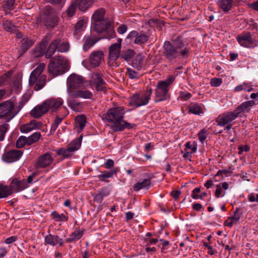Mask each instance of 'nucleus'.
Masks as SVG:
<instances>
[{"mask_svg": "<svg viewBox=\"0 0 258 258\" xmlns=\"http://www.w3.org/2000/svg\"><path fill=\"white\" fill-rule=\"evenodd\" d=\"M233 3V0H219L218 2L219 7L226 13L231 10Z\"/></svg>", "mask_w": 258, "mask_h": 258, "instance_id": "31", "label": "nucleus"}, {"mask_svg": "<svg viewBox=\"0 0 258 258\" xmlns=\"http://www.w3.org/2000/svg\"><path fill=\"white\" fill-rule=\"evenodd\" d=\"M84 230L80 229H75L70 235V237L66 239L67 242H71L80 239L83 235Z\"/></svg>", "mask_w": 258, "mask_h": 258, "instance_id": "34", "label": "nucleus"}, {"mask_svg": "<svg viewBox=\"0 0 258 258\" xmlns=\"http://www.w3.org/2000/svg\"><path fill=\"white\" fill-rule=\"evenodd\" d=\"M25 145H27V139L25 136L20 137L16 141V146L18 148L23 147Z\"/></svg>", "mask_w": 258, "mask_h": 258, "instance_id": "52", "label": "nucleus"}, {"mask_svg": "<svg viewBox=\"0 0 258 258\" xmlns=\"http://www.w3.org/2000/svg\"><path fill=\"white\" fill-rule=\"evenodd\" d=\"M23 152L18 150H12L5 152L3 155L4 161L8 163H12L19 160L21 157Z\"/></svg>", "mask_w": 258, "mask_h": 258, "instance_id": "16", "label": "nucleus"}, {"mask_svg": "<svg viewBox=\"0 0 258 258\" xmlns=\"http://www.w3.org/2000/svg\"><path fill=\"white\" fill-rule=\"evenodd\" d=\"M135 53L132 49H128L123 50L120 54V57L128 61L134 56Z\"/></svg>", "mask_w": 258, "mask_h": 258, "instance_id": "41", "label": "nucleus"}, {"mask_svg": "<svg viewBox=\"0 0 258 258\" xmlns=\"http://www.w3.org/2000/svg\"><path fill=\"white\" fill-rule=\"evenodd\" d=\"M47 2L52 4L57 5L59 7L62 8L65 3V0H46Z\"/></svg>", "mask_w": 258, "mask_h": 258, "instance_id": "59", "label": "nucleus"}, {"mask_svg": "<svg viewBox=\"0 0 258 258\" xmlns=\"http://www.w3.org/2000/svg\"><path fill=\"white\" fill-rule=\"evenodd\" d=\"M53 161L51 153L47 152L40 156L35 164L36 168H44L49 166Z\"/></svg>", "mask_w": 258, "mask_h": 258, "instance_id": "13", "label": "nucleus"}, {"mask_svg": "<svg viewBox=\"0 0 258 258\" xmlns=\"http://www.w3.org/2000/svg\"><path fill=\"white\" fill-rule=\"evenodd\" d=\"M34 43V41L30 38H23L21 41V46L19 50L20 55L25 53L33 45Z\"/></svg>", "mask_w": 258, "mask_h": 258, "instance_id": "24", "label": "nucleus"}, {"mask_svg": "<svg viewBox=\"0 0 258 258\" xmlns=\"http://www.w3.org/2000/svg\"><path fill=\"white\" fill-rule=\"evenodd\" d=\"M76 98H82L84 99H91L93 97L92 93L89 90H77L72 93Z\"/></svg>", "mask_w": 258, "mask_h": 258, "instance_id": "33", "label": "nucleus"}, {"mask_svg": "<svg viewBox=\"0 0 258 258\" xmlns=\"http://www.w3.org/2000/svg\"><path fill=\"white\" fill-rule=\"evenodd\" d=\"M188 112L196 115H199L203 112L202 107L197 103H191L189 105L188 107Z\"/></svg>", "mask_w": 258, "mask_h": 258, "instance_id": "40", "label": "nucleus"}, {"mask_svg": "<svg viewBox=\"0 0 258 258\" xmlns=\"http://www.w3.org/2000/svg\"><path fill=\"white\" fill-rule=\"evenodd\" d=\"M82 137L73 140L68 145V148L70 149L71 152H75L80 149L81 146Z\"/></svg>", "mask_w": 258, "mask_h": 258, "instance_id": "36", "label": "nucleus"}, {"mask_svg": "<svg viewBox=\"0 0 258 258\" xmlns=\"http://www.w3.org/2000/svg\"><path fill=\"white\" fill-rule=\"evenodd\" d=\"M85 25V22L83 20H81L79 21L75 27V33L77 34L78 32H80L82 30H83Z\"/></svg>", "mask_w": 258, "mask_h": 258, "instance_id": "55", "label": "nucleus"}, {"mask_svg": "<svg viewBox=\"0 0 258 258\" xmlns=\"http://www.w3.org/2000/svg\"><path fill=\"white\" fill-rule=\"evenodd\" d=\"M236 39L241 46L245 47H250L254 44L252 35L249 32H243L238 35Z\"/></svg>", "mask_w": 258, "mask_h": 258, "instance_id": "14", "label": "nucleus"}, {"mask_svg": "<svg viewBox=\"0 0 258 258\" xmlns=\"http://www.w3.org/2000/svg\"><path fill=\"white\" fill-rule=\"evenodd\" d=\"M41 13L42 21L45 26L53 27L56 25L57 17L55 11L50 6H45Z\"/></svg>", "mask_w": 258, "mask_h": 258, "instance_id": "8", "label": "nucleus"}, {"mask_svg": "<svg viewBox=\"0 0 258 258\" xmlns=\"http://www.w3.org/2000/svg\"><path fill=\"white\" fill-rule=\"evenodd\" d=\"M20 108L17 109L14 103L10 100L0 103V118L8 122L13 119L19 112Z\"/></svg>", "mask_w": 258, "mask_h": 258, "instance_id": "6", "label": "nucleus"}, {"mask_svg": "<svg viewBox=\"0 0 258 258\" xmlns=\"http://www.w3.org/2000/svg\"><path fill=\"white\" fill-rule=\"evenodd\" d=\"M135 126H136L135 124L130 123L123 119L120 122V125L119 124L118 125L114 132L122 131L125 128L131 129L134 128Z\"/></svg>", "mask_w": 258, "mask_h": 258, "instance_id": "44", "label": "nucleus"}, {"mask_svg": "<svg viewBox=\"0 0 258 258\" xmlns=\"http://www.w3.org/2000/svg\"><path fill=\"white\" fill-rule=\"evenodd\" d=\"M12 189L11 186H7L0 184V198H5L8 197L12 194Z\"/></svg>", "mask_w": 258, "mask_h": 258, "instance_id": "37", "label": "nucleus"}, {"mask_svg": "<svg viewBox=\"0 0 258 258\" xmlns=\"http://www.w3.org/2000/svg\"><path fill=\"white\" fill-rule=\"evenodd\" d=\"M222 79L219 78H213L211 79L210 81L211 86L213 87H219L222 84Z\"/></svg>", "mask_w": 258, "mask_h": 258, "instance_id": "56", "label": "nucleus"}, {"mask_svg": "<svg viewBox=\"0 0 258 258\" xmlns=\"http://www.w3.org/2000/svg\"><path fill=\"white\" fill-rule=\"evenodd\" d=\"M126 75L131 79H137L139 78V73L131 68H127Z\"/></svg>", "mask_w": 258, "mask_h": 258, "instance_id": "53", "label": "nucleus"}, {"mask_svg": "<svg viewBox=\"0 0 258 258\" xmlns=\"http://www.w3.org/2000/svg\"><path fill=\"white\" fill-rule=\"evenodd\" d=\"M77 7V3L73 2L69 6L66 10V14L68 17H72L76 13Z\"/></svg>", "mask_w": 258, "mask_h": 258, "instance_id": "46", "label": "nucleus"}, {"mask_svg": "<svg viewBox=\"0 0 258 258\" xmlns=\"http://www.w3.org/2000/svg\"><path fill=\"white\" fill-rule=\"evenodd\" d=\"M45 49L39 46L35 47L32 52V55L33 57L36 58L43 55L45 53Z\"/></svg>", "mask_w": 258, "mask_h": 258, "instance_id": "48", "label": "nucleus"}, {"mask_svg": "<svg viewBox=\"0 0 258 258\" xmlns=\"http://www.w3.org/2000/svg\"><path fill=\"white\" fill-rule=\"evenodd\" d=\"M42 123L35 120H32L29 123L21 125L20 130L22 133H28L33 130L39 129L41 127Z\"/></svg>", "mask_w": 258, "mask_h": 258, "instance_id": "19", "label": "nucleus"}, {"mask_svg": "<svg viewBox=\"0 0 258 258\" xmlns=\"http://www.w3.org/2000/svg\"><path fill=\"white\" fill-rule=\"evenodd\" d=\"M151 185V179L147 178L135 183L134 185L133 188L135 191H138L142 189L148 190L150 188Z\"/></svg>", "mask_w": 258, "mask_h": 258, "instance_id": "25", "label": "nucleus"}, {"mask_svg": "<svg viewBox=\"0 0 258 258\" xmlns=\"http://www.w3.org/2000/svg\"><path fill=\"white\" fill-rule=\"evenodd\" d=\"M238 154L239 155H241L242 154V153L245 151V152H248L249 150H250V147L248 145H245V146H239L238 147Z\"/></svg>", "mask_w": 258, "mask_h": 258, "instance_id": "63", "label": "nucleus"}, {"mask_svg": "<svg viewBox=\"0 0 258 258\" xmlns=\"http://www.w3.org/2000/svg\"><path fill=\"white\" fill-rule=\"evenodd\" d=\"M77 3L78 9L81 11H85L90 8L93 4L92 0H75Z\"/></svg>", "mask_w": 258, "mask_h": 258, "instance_id": "35", "label": "nucleus"}, {"mask_svg": "<svg viewBox=\"0 0 258 258\" xmlns=\"http://www.w3.org/2000/svg\"><path fill=\"white\" fill-rule=\"evenodd\" d=\"M189 48L185 45L183 38L177 36L171 41L166 40L163 44L162 55L169 62L185 59L189 55Z\"/></svg>", "mask_w": 258, "mask_h": 258, "instance_id": "1", "label": "nucleus"}, {"mask_svg": "<svg viewBox=\"0 0 258 258\" xmlns=\"http://www.w3.org/2000/svg\"><path fill=\"white\" fill-rule=\"evenodd\" d=\"M57 45V50L60 52H67L70 48L69 44L68 42L62 41L60 39V42Z\"/></svg>", "mask_w": 258, "mask_h": 258, "instance_id": "47", "label": "nucleus"}, {"mask_svg": "<svg viewBox=\"0 0 258 258\" xmlns=\"http://www.w3.org/2000/svg\"><path fill=\"white\" fill-rule=\"evenodd\" d=\"M44 244L52 246L58 244L60 246H62L63 245V241L58 235L49 234L44 238Z\"/></svg>", "mask_w": 258, "mask_h": 258, "instance_id": "20", "label": "nucleus"}, {"mask_svg": "<svg viewBox=\"0 0 258 258\" xmlns=\"http://www.w3.org/2000/svg\"><path fill=\"white\" fill-rule=\"evenodd\" d=\"M51 216L55 221L57 222L67 221L68 219V218L63 214H59L55 211H54L51 213Z\"/></svg>", "mask_w": 258, "mask_h": 258, "instance_id": "49", "label": "nucleus"}, {"mask_svg": "<svg viewBox=\"0 0 258 258\" xmlns=\"http://www.w3.org/2000/svg\"><path fill=\"white\" fill-rule=\"evenodd\" d=\"M47 112V109L42 103L41 105H38L35 107L30 112L31 116L35 118H38L41 117L44 114Z\"/></svg>", "mask_w": 258, "mask_h": 258, "instance_id": "23", "label": "nucleus"}, {"mask_svg": "<svg viewBox=\"0 0 258 258\" xmlns=\"http://www.w3.org/2000/svg\"><path fill=\"white\" fill-rule=\"evenodd\" d=\"M253 90V88H252L251 86H249L248 83H243L235 87L234 90L235 92H239L242 90L244 91L250 92Z\"/></svg>", "mask_w": 258, "mask_h": 258, "instance_id": "42", "label": "nucleus"}, {"mask_svg": "<svg viewBox=\"0 0 258 258\" xmlns=\"http://www.w3.org/2000/svg\"><path fill=\"white\" fill-rule=\"evenodd\" d=\"M43 103L47 109V112L48 111L55 112L62 105L63 100L60 97L51 98L44 101Z\"/></svg>", "mask_w": 258, "mask_h": 258, "instance_id": "12", "label": "nucleus"}, {"mask_svg": "<svg viewBox=\"0 0 258 258\" xmlns=\"http://www.w3.org/2000/svg\"><path fill=\"white\" fill-rule=\"evenodd\" d=\"M248 7L252 10L258 12V0L249 4Z\"/></svg>", "mask_w": 258, "mask_h": 258, "instance_id": "64", "label": "nucleus"}, {"mask_svg": "<svg viewBox=\"0 0 258 258\" xmlns=\"http://www.w3.org/2000/svg\"><path fill=\"white\" fill-rule=\"evenodd\" d=\"M174 80L175 77L172 75H170L165 80L160 82L161 83H164V85H166L167 87L169 88L170 85L172 83Z\"/></svg>", "mask_w": 258, "mask_h": 258, "instance_id": "58", "label": "nucleus"}, {"mask_svg": "<svg viewBox=\"0 0 258 258\" xmlns=\"http://www.w3.org/2000/svg\"><path fill=\"white\" fill-rule=\"evenodd\" d=\"M122 39L119 38L117 40V42L112 44L109 49V60L107 64L111 66H113V63L120 56V49L121 43Z\"/></svg>", "mask_w": 258, "mask_h": 258, "instance_id": "10", "label": "nucleus"}, {"mask_svg": "<svg viewBox=\"0 0 258 258\" xmlns=\"http://www.w3.org/2000/svg\"><path fill=\"white\" fill-rule=\"evenodd\" d=\"M60 42V38H57L52 41L49 44L47 49L45 51V56L46 58H50L57 49V45Z\"/></svg>", "mask_w": 258, "mask_h": 258, "instance_id": "26", "label": "nucleus"}, {"mask_svg": "<svg viewBox=\"0 0 258 258\" xmlns=\"http://www.w3.org/2000/svg\"><path fill=\"white\" fill-rule=\"evenodd\" d=\"M57 155L62 156L63 158H68L72 156L74 154V152H71L70 149L68 147L67 149L60 148L55 150Z\"/></svg>", "mask_w": 258, "mask_h": 258, "instance_id": "38", "label": "nucleus"}, {"mask_svg": "<svg viewBox=\"0 0 258 258\" xmlns=\"http://www.w3.org/2000/svg\"><path fill=\"white\" fill-rule=\"evenodd\" d=\"M67 103L68 106L74 111H77L79 106L80 105V102L73 98H68L67 100Z\"/></svg>", "mask_w": 258, "mask_h": 258, "instance_id": "50", "label": "nucleus"}, {"mask_svg": "<svg viewBox=\"0 0 258 258\" xmlns=\"http://www.w3.org/2000/svg\"><path fill=\"white\" fill-rule=\"evenodd\" d=\"M152 94V89L148 87L144 92L133 94L130 98L129 103L131 106L136 108L146 105L150 100Z\"/></svg>", "mask_w": 258, "mask_h": 258, "instance_id": "7", "label": "nucleus"}, {"mask_svg": "<svg viewBox=\"0 0 258 258\" xmlns=\"http://www.w3.org/2000/svg\"><path fill=\"white\" fill-rule=\"evenodd\" d=\"M104 54L102 51L97 50L92 52L89 56V61L93 67H98L103 59Z\"/></svg>", "mask_w": 258, "mask_h": 258, "instance_id": "17", "label": "nucleus"}, {"mask_svg": "<svg viewBox=\"0 0 258 258\" xmlns=\"http://www.w3.org/2000/svg\"><path fill=\"white\" fill-rule=\"evenodd\" d=\"M125 113L124 108L122 106L112 107L102 115V118L105 122L110 124V128L114 132L118 125H120Z\"/></svg>", "mask_w": 258, "mask_h": 258, "instance_id": "3", "label": "nucleus"}, {"mask_svg": "<svg viewBox=\"0 0 258 258\" xmlns=\"http://www.w3.org/2000/svg\"><path fill=\"white\" fill-rule=\"evenodd\" d=\"M106 11L103 8L96 10L92 17V28L98 33L105 32L104 38L110 39L115 35L113 29L111 27V22L105 19Z\"/></svg>", "mask_w": 258, "mask_h": 258, "instance_id": "2", "label": "nucleus"}, {"mask_svg": "<svg viewBox=\"0 0 258 258\" xmlns=\"http://www.w3.org/2000/svg\"><path fill=\"white\" fill-rule=\"evenodd\" d=\"M238 117V115L234 111H228L219 115L215 119L217 125L224 126L227 124L231 123Z\"/></svg>", "mask_w": 258, "mask_h": 258, "instance_id": "11", "label": "nucleus"}, {"mask_svg": "<svg viewBox=\"0 0 258 258\" xmlns=\"http://www.w3.org/2000/svg\"><path fill=\"white\" fill-rule=\"evenodd\" d=\"M75 127L78 132H81L86 125V117L84 115H80L75 118Z\"/></svg>", "mask_w": 258, "mask_h": 258, "instance_id": "30", "label": "nucleus"}, {"mask_svg": "<svg viewBox=\"0 0 258 258\" xmlns=\"http://www.w3.org/2000/svg\"><path fill=\"white\" fill-rule=\"evenodd\" d=\"M117 172L118 168L116 167L113 168L109 172H102L101 174L97 175V177L98 178L99 181L108 182V180L106 179L112 177L113 176V175L115 174Z\"/></svg>", "mask_w": 258, "mask_h": 258, "instance_id": "28", "label": "nucleus"}, {"mask_svg": "<svg viewBox=\"0 0 258 258\" xmlns=\"http://www.w3.org/2000/svg\"><path fill=\"white\" fill-rule=\"evenodd\" d=\"M110 190L107 187H104L99 191L98 193L93 195L94 201L99 203H101L104 197L109 195Z\"/></svg>", "mask_w": 258, "mask_h": 258, "instance_id": "29", "label": "nucleus"}, {"mask_svg": "<svg viewBox=\"0 0 258 258\" xmlns=\"http://www.w3.org/2000/svg\"><path fill=\"white\" fill-rule=\"evenodd\" d=\"M69 68L68 60L61 55L52 57L48 66L49 73L54 76L63 74L69 70Z\"/></svg>", "mask_w": 258, "mask_h": 258, "instance_id": "4", "label": "nucleus"}, {"mask_svg": "<svg viewBox=\"0 0 258 258\" xmlns=\"http://www.w3.org/2000/svg\"><path fill=\"white\" fill-rule=\"evenodd\" d=\"M149 37L144 33H139L137 37L135 39L134 42L136 44H142L146 43Z\"/></svg>", "mask_w": 258, "mask_h": 258, "instance_id": "43", "label": "nucleus"}, {"mask_svg": "<svg viewBox=\"0 0 258 258\" xmlns=\"http://www.w3.org/2000/svg\"><path fill=\"white\" fill-rule=\"evenodd\" d=\"M198 137L200 141L203 143L207 138L206 131L202 130L198 134Z\"/></svg>", "mask_w": 258, "mask_h": 258, "instance_id": "61", "label": "nucleus"}, {"mask_svg": "<svg viewBox=\"0 0 258 258\" xmlns=\"http://www.w3.org/2000/svg\"><path fill=\"white\" fill-rule=\"evenodd\" d=\"M12 191L18 192L28 187V184L25 180H13L11 185Z\"/></svg>", "mask_w": 258, "mask_h": 258, "instance_id": "27", "label": "nucleus"}, {"mask_svg": "<svg viewBox=\"0 0 258 258\" xmlns=\"http://www.w3.org/2000/svg\"><path fill=\"white\" fill-rule=\"evenodd\" d=\"M41 137L40 132H35L30 136L27 139V145H31L38 141Z\"/></svg>", "mask_w": 258, "mask_h": 258, "instance_id": "45", "label": "nucleus"}, {"mask_svg": "<svg viewBox=\"0 0 258 258\" xmlns=\"http://www.w3.org/2000/svg\"><path fill=\"white\" fill-rule=\"evenodd\" d=\"M92 79L93 83L97 91H106V83L100 74L96 73L94 74L92 76Z\"/></svg>", "mask_w": 258, "mask_h": 258, "instance_id": "18", "label": "nucleus"}, {"mask_svg": "<svg viewBox=\"0 0 258 258\" xmlns=\"http://www.w3.org/2000/svg\"><path fill=\"white\" fill-rule=\"evenodd\" d=\"M2 25L3 29L9 32H14L17 30L16 26L10 20L3 19L2 21Z\"/></svg>", "mask_w": 258, "mask_h": 258, "instance_id": "32", "label": "nucleus"}, {"mask_svg": "<svg viewBox=\"0 0 258 258\" xmlns=\"http://www.w3.org/2000/svg\"><path fill=\"white\" fill-rule=\"evenodd\" d=\"M62 118H59L58 114L56 115L54 119V122L51 124L50 128V133L53 134L59 124L61 122Z\"/></svg>", "mask_w": 258, "mask_h": 258, "instance_id": "51", "label": "nucleus"}, {"mask_svg": "<svg viewBox=\"0 0 258 258\" xmlns=\"http://www.w3.org/2000/svg\"><path fill=\"white\" fill-rule=\"evenodd\" d=\"M127 27L126 25L121 24L118 27L117 31L118 33L123 34L127 31Z\"/></svg>", "mask_w": 258, "mask_h": 258, "instance_id": "62", "label": "nucleus"}, {"mask_svg": "<svg viewBox=\"0 0 258 258\" xmlns=\"http://www.w3.org/2000/svg\"><path fill=\"white\" fill-rule=\"evenodd\" d=\"M84 83L83 77L72 74L67 80V85L70 89H76L81 87Z\"/></svg>", "mask_w": 258, "mask_h": 258, "instance_id": "15", "label": "nucleus"}, {"mask_svg": "<svg viewBox=\"0 0 258 258\" xmlns=\"http://www.w3.org/2000/svg\"><path fill=\"white\" fill-rule=\"evenodd\" d=\"M242 215V211L241 208H237L232 216L235 217V218H237L238 220H239V219L241 218Z\"/></svg>", "mask_w": 258, "mask_h": 258, "instance_id": "60", "label": "nucleus"}, {"mask_svg": "<svg viewBox=\"0 0 258 258\" xmlns=\"http://www.w3.org/2000/svg\"><path fill=\"white\" fill-rule=\"evenodd\" d=\"M45 68L44 63H40L31 73L29 83L30 86H33L35 91H39L46 84V76L41 75Z\"/></svg>", "mask_w": 258, "mask_h": 258, "instance_id": "5", "label": "nucleus"}, {"mask_svg": "<svg viewBox=\"0 0 258 258\" xmlns=\"http://www.w3.org/2000/svg\"><path fill=\"white\" fill-rule=\"evenodd\" d=\"M143 63L144 58L141 54H138L133 60L132 66L137 70H140L143 66Z\"/></svg>", "mask_w": 258, "mask_h": 258, "instance_id": "39", "label": "nucleus"}, {"mask_svg": "<svg viewBox=\"0 0 258 258\" xmlns=\"http://www.w3.org/2000/svg\"><path fill=\"white\" fill-rule=\"evenodd\" d=\"M9 125L4 123L0 125V141L4 140L5 134L7 132Z\"/></svg>", "mask_w": 258, "mask_h": 258, "instance_id": "54", "label": "nucleus"}, {"mask_svg": "<svg viewBox=\"0 0 258 258\" xmlns=\"http://www.w3.org/2000/svg\"><path fill=\"white\" fill-rule=\"evenodd\" d=\"M50 35L48 34H47L41 41L39 46L46 50V47L50 39Z\"/></svg>", "mask_w": 258, "mask_h": 258, "instance_id": "57", "label": "nucleus"}, {"mask_svg": "<svg viewBox=\"0 0 258 258\" xmlns=\"http://www.w3.org/2000/svg\"><path fill=\"white\" fill-rule=\"evenodd\" d=\"M255 104V102L253 100H249L244 102L239 105L238 107H237L234 111L238 115V117L241 113L249 112L250 109V107L254 105Z\"/></svg>", "mask_w": 258, "mask_h": 258, "instance_id": "21", "label": "nucleus"}, {"mask_svg": "<svg viewBox=\"0 0 258 258\" xmlns=\"http://www.w3.org/2000/svg\"><path fill=\"white\" fill-rule=\"evenodd\" d=\"M100 39L95 35H90L87 36L83 44V50L84 51H87L91 47H92Z\"/></svg>", "mask_w": 258, "mask_h": 258, "instance_id": "22", "label": "nucleus"}, {"mask_svg": "<svg viewBox=\"0 0 258 258\" xmlns=\"http://www.w3.org/2000/svg\"><path fill=\"white\" fill-rule=\"evenodd\" d=\"M169 88L164 85V83L159 82L155 89V102H159L168 100L170 98L168 93Z\"/></svg>", "mask_w": 258, "mask_h": 258, "instance_id": "9", "label": "nucleus"}]
</instances>
